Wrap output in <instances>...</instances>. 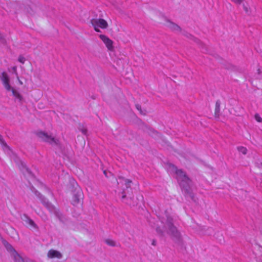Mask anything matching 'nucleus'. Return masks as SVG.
Here are the masks:
<instances>
[{
	"mask_svg": "<svg viewBox=\"0 0 262 262\" xmlns=\"http://www.w3.org/2000/svg\"><path fill=\"white\" fill-rule=\"evenodd\" d=\"M169 170L170 172L176 174V177L178 181L180 183L181 186L185 189L186 191H188L187 187L190 186L191 181L188 177L186 175L185 173L181 169L178 168L173 165H170L169 166Z\"/></svg>",
	"mask_w": 262,
	"mask_h": 262,
	"instance_id": "nucleus-1",
	"label": "nucleus"
},
{
	"mask_svg": "<svg viewBox=\"0 0 262 262\" xmlns=\"http://www.w3.org/2000/svg\"><path fill=\"white\" fill-rule=\"evenodd\" d=\"M12 70H13L14 73H15V74L16 75L17 78L18 79V74H17V71H16V67H13L12 68Z\"/></svg>",
	"mask_w": 262,
	"mask_h": 262,
	"instance_id": "nucleus-21",
	"label": "nucleus"
},
{
	"mask_svg": "<svg viewBox=\"0 0 262 262\" xmlns=\"http://www.w3.org/2000/svg\"><path fill=\"white\" fill-rule=\"evenodd\" d=\"M99 38L105 45L108 50H112L113 49V41L111 39H110L106 35L102 34L99 35Z\"/></svg>",
	"mask_w": 262,
	"mask_h": 262,
	"instance_id": "nucleus-8",
	"label": "nucleus"
},
{
	"mask_svg": "<svg viewBox=\"0 0 262 262\" xmlns=\"http://www.w3.org/2000/svg\"><path fill=\"white\" fill-rule=\"evenodd\" d=\"M82 199V194L81 191H78L76 194H74L73 198V204L74 205H77L78 204L80 203Z\"/></svg>",
	"mask_w": 262,
	"mask_h": 262,
	"instance_id": "nucleus-10",
	"label": "nucleus"
},
{
	"mask_svg": "<svg viewBox=\"0 0 262 262\" xmlns=\"http://www.w3.org/2000/svg\"><path fill=\"white\" fill-rule=\"evenodd\" d=\"M7 251L10 253L11 256L13 258L14 262H24L23 258L17 252L13 247L10 244L6 245Z\"/></svg>",
	"mask_w": 262,
	"mask_h": 262,
	"instance_id": "nucleus-5",
	"label": "nucleus"
},
{
	"mask_svg": "<svg viewBox=\"0 0 262 262\" xmlns=\"http://www.w3.org/2000/svg\"><path fill=\"white\" fill-rule=\"evenodd\" d=\"M105 243L108 246L111 247H115L117 246L116 243L111 239H106L105 240Z\"/></svg>",
	"mask_w": 262,
	"mask_h": 262,
	"instance_id": "nucleus-13",
	"label": "nucleus"
},
{
	"mask_svg": "<svg viewBox=\"0 0 262 262\" xmlns=\"http://www.w3.org/2000/svg\"><path fill=\"white\" fill-rule=\"evenodd\" d=\"M255 120L258 122H262V118L260 117L259 114H256L254 116Z\"/></svg>",
	"mask_w": 262,
	"mask_h": 262,
	"instance_id": "nucleus-15",
	"label": "nucleus"
},
{
	"mask_svg": "<svg viewBox=\"0 0 262 262\" xmlns=\"http://www.w3.org/2000/svg\"><path fill=\"white\" fill-rule=\"evenodd\" d=\"M26 225L27 226H29L30 227L33 228L34 229H37V226L36 224L30 219H28L26 220Z\"/></svg>",
	"mask_w": 262,
	"mask_h": 262,
	"instance_id": "nucleus-12",
	"label": "nucleus"
},
{
	"mask_svg": "<svg viewBox=\"0 0 262 262\" xmlns=\"http://www.w3.org/2000/svg\"><path fill=\"white\" fill-rule=\"evenodd\" d=\"M125 185L127 188L129 187L130 186V184L132 183V181L128 180V179H125Z\"/></svg>",
	"mask_w": 262,
	"mask_h": 262,
	"instance_id": "nucleus-18",
	"label": "nucleus"
},
{
	"mask_svg": "<svg viewBox=\"0 0 262 262\" xmlns=\"http://www.w3.org/2000/svg\"><path fill=\"white\" fill-rule=\"evenodd\" d=\"M237 149L239 152H242L244 155H246L247 154V149L246 148H245L244 147H243V146L238 147Z\"/></svg>",
	"mask_w": 262,
	"mask_h": 262,
	"instance_id": "nucleus-14",
	"label": "nucleus"
},
{
	"mask_svg": "<svg viewBox=\"0 0 262 262\" xmlns=\"http://www.w3.org/2000/svg\"><path fill=\"white\" fill-rule=\"evenodd\" d=\"M10 91L12 92V94L15 99H17L19 102H21L23 100V97L19 94V93L14 89L13 88H11Z\"/></svg>",
	"mask_w": 262,
	"mask_h": 262,
	"instance_id": "nucleus-11",
	"label": "nucleus"
},
{
	"mask_svg": "<svg viewBox=\"0 0 262 262\" xmlns=\"http://www.w3.org/2000/svg\"><path fill=\"white\" fill-rule=\"evenodd\" d=\"M79 129L81 131V132L84 134L86 135L87 133V129L84 128L83 126H82L81 128L79 127Z\"/></svg>",
	"mask_w": 262,
	"mask_h": 262,
	"instance_id": "nucleus-19",
	"label": "nucleus"
},
{
	"mask_svg": "<svg viewBox=\"0 0 262 262\" xmlns=\"http://www.w3.org/2000/svg\"><path fill=\"white\" fill-rule=\"evenodd\" d=\"M243 7H244V9L245 11V12L246 13H248V8L246 6H245V5H243Z\"/></svg>",
	"mask_w": 262,
	"mask_h": 262,
	"instance_id": "nucleus-25",
	"label": "nucleus"
},
{
	"mask_svg": "<svg viewBox=\"0 0 262 262\" xmlns=\"http://www.w3.org/2000/svg\"><path fill=\"white\" fill-rule=\"evenodd\" d=\"M26 262H34V261L32 260H28L26 261Z\"/></svg>",
	"mask_w": 262,
	"mask_h": 262,
	"instance_id": "nucleus-28",
	"label": "nucleus"
},
{
	"mask_svg": "<svg viewBox=\"0 0 262 262\" xmlns=\"http://www.w3.org/2000/svg\"><path fill=\"white\" fill-rule=\"evenodd\" d=\"M18 60L20 63H24L25 61H26V59L23 56H19L18 57Z\"/></svg>",
	"mask_w": 262,
	"mask_h": 262,
	"instance_id": "nucleus-16",
	"label": "nucleus"
},
{
	"mask_svg": "<svg viewBox=\"0 0 262 262\" xmlns=\"http://www.w3.org/2000/svg\"><path fill=\"white\" fill-rule=\"evenodd\" d=\"M104 174L106 175V171H104Z\"/></svg>",
	"mask_w": 262,
	"mask_h": 262,
	"instance_id": "nucleus-31",
	"label": "nucleus"
},
{
	"mask_svg": "<svg viewBox=\"0 0 262 262\" xmlns=\"http://www.w3.org/2000/svg\"><path fill=\"white\" fill-rule=\"evenodd\" d=\"M153 134H154L153 135H155V136L158 135V133L157 132H155V131H154L153 132Z\"/></svg>",
	"mask_w": 262,
	"mask_h": 262,
	"instance_id": "nucleus-26",
	"label": "nucleus"
},
{
	"mask_svg": "<svg viewBox=\"0 0 262 262\" xmlns=\"http://www.w3.org/2000/svg\"><path fill=\"white\" fill-rule=\"evenodd\" d=\"M43 203L47 207H49L50 204L49 202H43Z\"/></svg>",
	"mask_w": 262,
	"mask_h": 262,
	"instance_id": "nucleus-24",
	"label": "nucleus"
},
{
	"mask_svg": "<svg viewBox=\"0 0 262 262\" xmlns=\"http://www.w3.org/2000/svg\"><path fill=\"white\" fill-rule=\"evenodd\" d=\"M125 196H126L125 195L124 193H123V195L122 196V199H124L125 198Z\"/></svg>",
	"mask_w": 262,
	"mask_h": 262,
	"instance_id": "nucleus-27",
	"label": "nucleus"
},
{
	"mask_svg": "<svg viewBox=\"0 0 262 262\" xmlns=\"http://www.w3.org/2000/svg\"><path fill=\"white\" fill-rule=\"evenodd\" d=\"M47 255L50 258H61L62 257V255L60 252L53 249L49 250L48 252Z\"/></svg>",
	"mask_w": 262,
	"mask_h": 262,
	"instance_id": "nucleus-9",
	"label": "nucleus"
},
{
	"mask_svg": "<svg viewBox=\"0 0 262 262\" xmlns=\"http://www.w3.org/2000/svg\"><path fill=\"white\" fill-rule=\"evenodd\" d=\"M233 3L236 5H241L244 0H231Z\"/></svg>",
	"mask_w": 262,
	"mask_h": 262,
	"instance_id": "nucleus-17",
	"label": "nucleus"
},
{
	"mask_svg": "<svg viewBox=\"0 0 262 262\" xmlns=\"http://www.w3.org/2000/svg\"><path fill=\"white\" fill-rule=\"evenodd\" d=\"M17 79L18 80V81H19V83H20L21 84H23V82H22L19 80V79L18 78V79Z\"/></svg>",
	"mask_w": 262,
	"mask_h": 262,
	"instance_id": "nucleus-29",
	"label": "nucleus"
},
{
	"mask_svg": "<svg viewBox=\"0 0 262 262\" xmlns=\"http://www.w3.org/2000/svg\"><path fill=\"white\" fill-rule=\"evenodd\" d=\"M164 25L173 32H179L181 31V29L180 26L168 19H166L165 23L164 24Z\"/></svg>",
	"mask_w": 262,
	"mask_h": 262,
	"instance_id": "nucleus-6",
	"label": "nucleus"
},
{
	"mask_svg": "<svg viewBox=\"0 0 262 262\" xmlns=\"http://www.w3.org/2000/svg\"><path fill=\"white\" fill-rule=\"evenodd\" d=\"M152 244L153 245H155V241H153V242H152Z\"/></svg>",
	"mask_w": 262,
	"mask_h": 262,
	"instance_id": "nucleus-30",
	"label": "nucleus"
},
{
	"mask_svg": "<svg viewBox=\"0 0 262 262\" xmlns=\"http://www.w3.org/2000/svg\"><path fill=\"white\" fill-rule=\"evenodd\" d=\"M38 136L43 141L48 142L52 145H58L59 144V141L58 139L49 135L46 133L39 132L38 133Z\"/></svg>",
	"mask_w": 262,
	"mask_h": 262,
	"instance_id": "nucleus-4",
	"label": "nucleus"
},
{
	"mask_svg": "<svg viewBox=\"0 0 262 262\" xmlns=\"http://www.w3.org/2000/svg\"><path fill=\"white\" fill-rule=\"evenodd\" d=\"M1 79L3 82V84L5 88L8 91H10L12 87L10 85V79L8 74L4 72L2 73L1 76Z\"/></svg>",
	"mask_w": 262,
	"mask_h": 262,
	"instance_id": "nucleus-7",
	"label": "nucleus"
},
{
	"mask_svg": "<svg viewBox=\"0 0 262 262\" xmlns=\"http://www.w3.org/2000/svg\"><path fill=\"white\" fill-rule=\"evenodd\" d=\"M172 218L170 216H167L166 218V227L168 228L167 232L177 238L180 237V233L178 231L176 227L173 226L172 224Z\"/></svg>",
	"mask_w": 262,
	"mask_h": 262,
	"instance_id": "nucleus-3",
	"label": "nucleus"
},
{
	"mask_svg": "<svg viewBox=\"0 0 262 262\" xmlns=\"http://www.w3.org/2000/svg\"><path fill=\"white\" fill-rule=\"evenodd\" d=\"M92 25L93 26L95 31L97 32H100V28L102 29H106L108 27V23L104 19L102 18H94L91 20Z\"/></svg>",
	"mask_w": 262,
	"mask_h": 262,
	"instance_id": "nucleus-2",
	"label": "nucleus"
},
{
	"mask_svg": "<svg viewBox=\"0 0 262 262\" xmlns=\"http://www.w3.org/2000/svg\"><path fill=\"white\" fill-rule=\"evenodd\" d=\"M0 142L4 145H6V143L4 142V140H3L2 137L1 135H0Z\"/></svg>",
	"mask_w": 262,
	"mask_h": 262,
	"instance_id": "nucleus-23",
	"label": "nucleus"
},
{
	"mask_svg": "<svg viewBox=\"0 0 262 262\" xmlns=\"http://www.w3.org/2000/svg\"><path fill=\"white\" fill-rule=\"evenodd\" d=\"M156 230L158 233L161 234H163L165 231V230L161 229L159 227H157Z\"/></svg>",
	"mask_w": 262,
	"mask_h": 262,
	"instance_id": "nucleus-20",
	"label": "nucleus"
},
{
	"mask_svg": "<svg viewBox=\"0 0 262 262\" xmlns=\"http://www.w3.org/2000/svg\"><path fill=\"white\" fill-rule=\"evenodd\" d=\"M136 107L137 109L138 110H139V111L140 112V113H142V111H141V106H140V105H139V104H137V105H136Z\"/></svg>",
	"mask_w": 262,
	"mask_h": 262,
	"instance_id": "nucleus-22",
	"label": "nucleus"
}]
</instances>
